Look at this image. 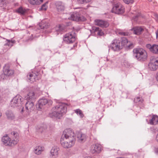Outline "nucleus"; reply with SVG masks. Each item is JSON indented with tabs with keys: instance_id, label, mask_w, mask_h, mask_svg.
<instances>
[{
	"instance_id": "49",
	"label": "nucleus",
	"mask_w": 158,
	"mask_h": 158,
	"mask_svg": "<svg viewBox=\"0 0 158 158\" xmlns=\"http://www.w3.org/2000/svg\"><path fill=\"white\" fill-rule=\"evenodd\" d=\"M137 17H138V16H135V18H137Z\"/></svg>"
},
{
	"instance_id": "32",
	"label": "nucleus",
	"mask_w": 158,
	"mask_h": 158,
	"mask_svg": "<svg viewBox=\"0 0 158 158\" xmlns=\"http://www.w3.org/2000/svg\"><path fill=\"white\" fill-rule=\"evenodd\" d=\"M153 49L152 48V52L155 54H158V45L154 44L153 45Z\"/></svg>"
},
{
	"instance_id": "44",
	"label": "nucleus",
	"mask_w": 158,
	"mask_h": 158,
	"mask_svg": "<svg viewBox=\"0 0 158 158\" xmlns=\"http://www.w3.org/2000/svg\"><path fill=\"white\" fill-rule=\"evenodd\" d=\"M134 45L132 43H131L127 46L129 48H132L134 47Z\"/></svg>"
},
{
	"instance_id": "51",
	"label": "nucleus",
	"mask_w": 158,
	"mask_h": 158,
	"mask_svg": "<svg viewBox=\"0 0 158 158\" xmlns=\"http://www.w3.org/2000/svg\"><path fill=\"white\" fill-rule=\"evenodd\" d=\"M110 62H111V63H112V61L111 60H110Z\"/></svg>"
},
{
	"instance_id": "11",
	"label": "nucleus",
	"mask_w": 158,
	"mask_h": 158,
	"mask_svg": "<svg viewBox=\"0 0 158 158\" xmlns=\"http://www.w3.org/2000/svg\"><path fill=\"white\" fill-rule=\"evenodd\" d=\"M22 98V97L19 95H16L11 101L10 106L14 108L19 106V104H21Z\"/></svg>"
},
{
	"instance_id": "46",
	"label": "nucleus",
	"mask_w": 158,
	"mask_h": 158,
	"mask_svg": "<svg viewBox=\"0 0 158 158\" xmlns=\"http://www.w3.org/2000/svg\"><path fill=\"white\" fill-rule=\"evenodd\" d=\"M156 141L158 142V134H157L156 138Z\"/></svg>"
},
{
	"instance_id": "38",
	"label": "nucleus",
	"mask_w": 158,
	"mask_h": 158,
	"mask_svg": "<svg viewBox=\"0 0 158 158\" xmlns=\"http://www.w3.org/2000/svg\"><path fill=\"white\" fill-rule=\"evenodd\" d=\"M119 35L123 36H128L130 35V33L127 32L119 31L118 32Z\"/></svg>"
},
{
	"instance_id": "50",
	"label": "nucleus",
	"mask_w": 158,
	"mask_h": 158,
	"mask_svg": "<svg viewBox=\"0 0 158 158\" xmlns=\"http://www.w3.org/2000/svg\"><path fill=\"white\" fill-rule=\"evenodd\" d=\"M107 61H109V60H108V59H107Z\"/></svg>"
},
{
	"instance_id": "7",
	"label": "nucleus",
	"mask_w": 158,
	"mask_h": 158,
	"mask_svg": "<svg viewBox=\"0 0 158 158\" xmlns=\"http://www.w3.org/2000/svg\"><path fill=\"white\" fill-rule=\"evenodd\" d=\"M32 72L28 73L27 75V77L31 83L33 82L36 80H38L40 78V75L39 73V71Z\"/></svg>"
},
{
	"instance_id": "43",
	"label": "nucleus",
	"mask_w": 158,
	"mask_h": 158,
	"mask_svg": "<svg viewBox=\"0 0 158 158\" xmlns=\"http://www.w3.org/2000/svg\"><path fill=\"white\" fill-rule=\"evenodd\" d=\"M154 150L155 153L158 154V146L155 147L154 148Z\"/></svg>"
},
{
	"instance_id": "14",
	"label": "nucleus",
	"mask_w": 158,
	"mask_h": 158,
	"mask_svg": "<svg viewBox=\"0 0 158 158\" xmlns=\"http://www.w3.org/2000/svg\"><path fill=\"white\" fill-rule=\"evenodd\" d=\"M35 108V106L33 101H29L26 102L25 105L26 110L28 113L33 111Z\"/></svg>"
},
{
	"instance_id": "27",
	"label": "nucleus",
	"mask_w": 158,
	"mask_h": 158,
	"mask_svg": "<svg viewBox=\"0 0 158 158\" xmlns=\"http://www.w3.org/2000/svg\"><path fill=\"white\" fill-rule=\"evenodd\" d=\"M128 42V41L127 39L125 37H123L121 39V40H120V44L121 46V49L123 47L126 45Z\"/></svg>"
},
{
	"instance_id": "9",
	"label": "nucleus",
	"mask_w": 158,
	"mask_h": 158,
	"mask_svg": "<svg viewBox=\"0 0 158 158\" xmlns=\"http://www.w3.org/2000/svg\"><path fill=\"white\" fill-rule=\"evenodd\" d=\"M149 69L151 71H155L158 68V59L154 58L153 57L150 58V61L148 64Z\"/></svg>"
},
{
	"instance_id": "23",
	"label": "nucleus",
	"mask_w": 158,
	"mask_h": 158,
	"mask_svg": "<svg viewBox=\"0 0 158 158\" xmlns=\"http://www.w3.org/2000/svg\"><path fill=\"white\" fill-rule=\"evenodd\" d=\"M6 114L8 119L12 120L15 118V116L13 113L11 111L8 110L6 113Z\"/></svg>"
},
{
	"instance_id": "34",
	"label": "nucleus",
	"mask_w": 158,
	"mask_h": 158,
	"mask_svg": "<svg viewBox=\"0 0 158 158\" xmlns=\"http://www.w3.org/2000/svg\"><path fill=\"white\" fill-rule=\"evenodd\" d=\"M75 113L77 114H79L81 118H82L84 117V114L82 111L79 109H77L74 110Z\"/></svg>"
},
{
	"instance_id": "48",
	"label": "nucleus",
	"mask_w": 158,
	"mask_h": 158,
	"mask_svg": "<svg viewBox=\"0 0 158 158\" xmlns=\"http://www.w3.org/2000/svg\"><path fill=\"white\" fill-rule=\"evenodd\" d=\"M23 110H24V108H23L22 109V110H21V112H23Z\"/></svg>"
},
{
	"instance_id": "10",
	"label": "nucleus",
	"mask_w": 158,
	"mask_h": 158,
	"mask_svg": "<svg viewBox=\"0 0 158 158\" xmlns=\"http://www.w3.org/2000/svg\"><path fill=\"white\" fill-rule=\"evenodd\" d=\"M68 19L76 21H84L86 20L84 16L81 15L78 12H73Z\"/></svg>"
},
{
	"instance_id": "41",
	"label": "nucleus",
	"mask_w": 158,
	"mask_h": 158,
	"mask_svg": "<svg viewBox=\"0 0 158 158\" xmlns=\"http://www.w3.org/2000/svg\"><path fill=\"white\" fill-rule=\"evenodd\" d=\"M123 2L127 4H129L130 3H132L133 0H123Z\"/></svg>"
},
{
	"instance_id": "3",
	"label": "nucleus",
	"mask_w": 158,
	"mask_h": 158,
	"mask_svg": "<svg viewBox=\"0 0 158 158\" xmlns=\"http://www.w3.org/2000/svg\"><path fill=\"white\" fill-rule=\"evenodd\" d=\"M133 56L138 60L143 61L146 60L147 57L146 52L142 48H135L133 50Z\"/></svg>"
},
{
	"instance_id": "24",
	"label": "nucleus",
	"mask_w": 158,
	"mask_h": 158,
	"mask_svg": "<svg viewBox=\"0 0 158 158\" xmlns=\"http://www.w3.org/2000/svg\"><path fill=\"white\" fill-rule=\"evenodd\" d=\"M158 122V116L156 115H153L152 118L150 120L149 123L151 125H156Z\"/></svg>"
},
{
	"instance_id": "21",
	"label": "nucleus",
	"mask_w": 158,
	"mask_h": 158,
	"mask_svg": "<svg viewBox=\"0 0 158 158\" xmlns=\"http://www.w3.org/2000/svg\"><path fill=\"white\" fill-rule=\"evenodd\" d=\"M92 31L94 32H97V34L99 36H102L104 35L103 32L98 27H92Z\"/></svg>"
},
{
	"instance_id": "31",
	"label": "nucleus",
	"mask_w": 158,
	"mask_h": 158,
	"mask_svg": "<svg viewBox=\"0 0 158 158\" xmlns=\"http://www.w3.org/2000/svg\"><path fill=\"white\" fill-rule=\"evenodd\" d=\"M49 25L48 23H44L42 22L40 25V28L41 29H46L49 27Z\"/></svg>"
},
{
	"instance_id": "12",
	"label": "nucleus",
	"mask_w": 158,
	"mask_h": 158,
	"mask_svg": "<svg viewBox=\"0 0 158 158\" xmlns=\"http://www.w3.org/2000/svg\"><path fill=\"white\" fill-rule=\"evenodd\" d=\"M75 141H70L69 139L66 138L60 139V143L62 146L64 148H68L72 147L74 144Z\"/></svg>"
},
{
	"instance_id": "1",
	"label": "nucleus",
	"mask_w": 158,
	"mask_h": 158,
	"mask_svg": "<svg viewBox=\"0 0 158 158\" xmlns=\"http://www.w3.org/2000/svg\"><path fill=\"white\" fill-rule=\"evenodd\" d=\"M67 107L65 104L62 103H59L53 107L49 113V116L51 118L53 117L60 118L62 116V114L67 111Z\"/></svg>"
},
{
	"instance_id": "2",
	"label": "nucleus",
	"mask_w": 158,
	"mask_h": 158,
	"mask_svg": "<svg viewBox=\"0 0 158 158\" xmlns=\"http://www.w3.org/2000/svg\"><path fill=\"white\" fill-rule=\"evenodd\" d=\"M11 134L14 136V138L13 137V139L12 141L7 135H6L2 138V141L3 144L6 146H13L16 145L18 142L19 136L18 133L17 132L13 131Z\"/></svg>"
},
{
	"instance_id": "36",
	"label": "nucleus",
	"mask_w": 158,
	"mask_h": 158,
	"mask_svg": "<svg viewBox=\"0 0 158 158\" xmlns=\"http://www.w3.org/2000/svg\"><path fill=\"white\" fill-rule=\"evenodd\" d=\"M47 129L46 126L45 125H43L42 126L40 127L38 129V131L42 133Z\"/></svg>"
},
{
	"instance_id": "16",
	"label": "nucleus",
	"mask_w": 158,
	"mask_h": 158,
	"mask_svg": "<svg viewBox=\"0 0 158 158\" xmlns=\"http://www.w3.org/2000/svg\"><path fill=\"white\" fill-rule=\"evenodd\" d=\"M3 73L7 76H11L13 75L14 73L13 70L10 69L8 65H6L3 68Z\"/></svg>"
},
{
	"instance_id": "22",
	"label": "nucleus",
	"mask_w": 158,
	"mask_h": 158,
	"mask_svg": "<svg viewBox=\"0 0 158 158\" xmlns=\"http://www.w3.org/2000/svg\"><path fill=\"white\" fill-rule=\"evenodd\" d=\"M59 150V148L58 147L56 146H54L51 150V154L52 156H57Z\"/></svg>"
},
{
	"instance_id": "45",
	"label": "nucleus",
	"mask_w": 158,
	"mask_h": 158,
	"mask_svg": "<svg viewBox=\"0 0 158 158\" xmlns=\"http://www.w3.org/2000/svg\"><path fill=\"white\" fill-rule=\"evenodd\" d=\"M154 16L156 21L158 23V14H154Z\"/></svg>"
},
{
	"instance_id": "29",
	"label": "nucleus",
	"mask_w": 158,
	"mask_h": 158,
	"mask_svg": "<svg viewBox=\"0 0 158 158\" xmlns=\"http://www.w3.org/2000/svg\"><path fill=\"white\" fill-rule=\"evenodd\" d=\"M86 137V135L81 133H79L77 135V138L78 139L81 141H85Z\"/></svg>"
},
{
	"instance_id": "20",
	"label": "nucleus",
	"mask_w": 158,
	"mask_h": 158,
	"mask_svg": "<svg viewBox=\"0 0 158 158\" xmlns=\"http://www.w3.org/2000/svg\"><path fill=\"white\" fill-rule=\"evenodd\" d=\"M56 6L57 10L59 12H62L64 9V5L60 2H57L56 3Z\"/></svg>"
},
{
	"instance_id": "19",
	"label": "nucleus",
	"mask_w": 158,
	"mask_h": 158,
	"mask_svg": "<svg viewBox=\"0 0 158 158\" xmlns=\"http://www.w3.org/2000/svg\"><path fill=\"white\" fill-rule=\"evenodd\" d=\"M25 98L29 101H33L35 98V94L33 91L30 92Z\"/></svg>"
},
{
	"instance_id": "13",
	"label": "nucleus",
	"mask_w": 158,
	"mask_h": 158,
	"mask_svg": "<svg viewBox=\"0 0 158 158\" xmlns=\"http://www.w3.org/2000/svg\"><path fill=\"white\" fill-rule=\"evenodd\" d=\"M109 48L114 51H118L122 49L120 44V40L117 39L114 40Z\"/></svg>"
},
{
	"instance_id": "52",
	"label": "nucleus",
	"mask_w": 158,
	"mask_h": 158,
	"mask_svg": "<svg viewBox=\"0 0 158 158\" xmlns=\"http://www.w3.org/2000/svg\"><path fill=\"white\" fill-rule=\"evenodd\" d=\"M157 32H158V30H157Z\"/></svg>"
},
{
	"instance_id": "18",
	"label": "nucleus",
	"mask_w": 158,
	"mask_h": 158,
	"mask_svg": "<svg viewBox=\"0 0 158 158\" xmlns=\"http://www.w3.org/2000/svg\"><path fill=\"white\" fill-rule=\"evenodd\" d=\"M134 33L137 35H139L142 34L144 31V29L140 27H136L131 29Z\"/></svg>"
},
{
	"instance_id": "26",
	"label": "nucleus",
	"mask_w": 158,
	"mask_h": 158,
	"mask_svg": "<svg viewBox=\"0 0 158 158\" xmlns=\"http://www.w3.org/2000/svg\"><path fill=\"white\" fill-rule=\"evenodd\" d=\"M65 27L62 25H60L56 26V30L57 32H60L65 31Z\"/></svg>"
},
{
	"instance_id": "28",
	"label": "nucleus",
	"mask_w": 158,
	"mask_h": 158,
	"mask_svg": "<svg viewBox=\"0 0 158 158\" xmlns=\"http://www.w3.org/2000/svg\"><path fill=\"white\" fill-rule=\"evenodd\" d=\"M16 11L21 15H23L26 13V10L22 7H20L16 10Z\"/></svg>"
},
{
	"instance_id": "30",
	"label": "nucleus",
	"mask_w": 158,
	"mask_h": 158,
	"mask_svg": "<svg viewBox=\"0 0 158 158\" xmlns=\"http://www.w3.org/2000/svg\"><path fill=\"white\" fill-rule=\"evenodd\" d=\"M29 2L32 5H38L43 2V0H28Z\"/></svg>"
},
{
	"instance_id": "39",
	"label": "nucleus",
	"mask_w": 158,
	"mask_h": 158,
	"mask_svg": "<svg viewBox=\"0 0 158 158\" xmlns=\"http://www.w3.org/2000/svg\"><path fill=\"white\" fill-rule=\"evenodd\" d=\"M46 3H45L42 5L40 9V10L45 11L47 10L48 6L46 5Z\"/></svg>"
},
{
	"instance_id": "6",
	"label": "nucleus",
	"mask_w": 158,
	"mask_h": 158,
	"mask_svg": "<svg viewBox=\"0 0 158 158\" xmlns=\"http://www.w3.org/2000/svg\"><path fill=\"white\" fill-rule=\"evenodd\" d=\"M112 11L117 14H122L125 12V8L120 3L118 2L114 5Z\"/></svg>"
},
{
	"instance_id": "42",
	"label": "nucleus",
	"mask_w": 158,
	"mask_h": 158,
	"mask_svg": "<svg viewBox=\"0 0 158 158\" xmlns=\"http://www.w3.org/2000/svg\"><path fill=\"white\" fill-rule=\"evenodd\" d=\"M146 47L147 48H149V49H150V50L151 52H152V50L151 49H152V48H153V45L152 46L151 44H147L146 45Z\"/></svg>"
},
{
	"instance_id": "33",
	"label": "nucleus",
	"mask_w": 158,
	"mask_h": 158,
	"mask_svg": "<svg viewBox=\"0 0 158 158\" xmlns=\"http://www.w3.org/2000/svg\"><path fill=\"white\" fill-rule=\"evenodd\" d=\"M143 101L142 98L139 97H137L134 99V102L136 103H138L139 104H140L143 103Z\"/></svg>"
},
{
	"instance_id": "35",
	"label": "nucleus",
	"mask_w": 158,
	"mask_h": 158,
	"mask_svg": "<svg viewBox=\"0 0 158 158\" xmlns=\"http://www.w3.org/2000/svg\"><path fill=\"white\" fill-rule=\"evenodd\" d=\"M6 41L7 42V43L5 44V45L6 46L8 45V46H13L12 44L15 43V40H6Z\"/></svg>"
},
{
	"instance_id": "8",
	"label": "nucleus",
	"mask_w": 158,
	"mask_h": 158,
	"mask_svg": "<svg viewBox=\"0 0 158 158\" xmlns=\"http://www.w3.org/2000/svg\"><path fill=\"white\" fill-rule=\"evenodd\" d=\"M52 102L50 100H47L45 98H42L39 100L38 103L36 105V108L39 110H41L44 108V106L46 104L48 105H51Z\"/></svg>"
},
{
	"instance_id": "5",
	"label": "nucleus",
	"mask_w": 158,
	"mask_h": 158,
	"mask_svg": "<svg viewBox=\"0 0 158 158\" xmlns=\"http://www.w3.org/2000/svg\"><path fill=\"white\" fill-rule=\"evenodd\" d=\"M76 34L75 32L73 31L66 34L64 36L63 40L67 44H71L76 40Z\"/></svg>"
},
{
	"instance_id": "4",
	"label": "nucleus",
	"mask_w": 158,
	"mask_h": 158,
	"mask_svg": "<svg viewBox=\"0 0 158 158\" xmlns=\"http://www.w3.org/2000/svg\"><path fill=\"white\" fill-rule=\"evenodd\" d=\"M61 138L68 139L70 141H75V139L74 133L70 129H65L63 131L61 136Z\"/></svg>"
},
{
	"instance_id": "37",
	"label": "nucleus",
	"mask_w": 158,
	"mask_h": 158,
	"mask_svg": "<svg viewBox=\"0 0 158 158\" xmlns=\"http://www.w3.org/2000/svg\"><path fill=\"white\" fill-rule=\"evenodd\" d=\"M78 2L81 4L86 3L90 2L91 0H77Z\"/></svg>"
},
{
	"instance_id": "47",
	"label": "nucleus",
	"mask_w": 158,
	"mask_h": 158,
	"mask_svg": "<svg viewBox=\"0 0 158 158\" xmlns=\"http://www.w3.org/2000/svg\"><path fill=\"white\" fill-rule=\"evenodd\" d=\"M156 36L157 39H158V32H156Z\"/></svg>"
},
{
	"instance_id": "40",
	"label": "nucleus",
	"mask_w": 158,
	"mask_h": 158,
	"mask_svg": "<svg viewBox=\"0 0 158 158\" xmlns=\"http://www.w3.org/2000/svg\"><path fill=\"white\" fill-rule=\"evenodd\" d=\"M6 74H5L4 73L0 75V80L1 81L4 80L6 79Z\"/></svg>"
},
{
	"instance_id": "15",
	"label": "nucleus",
	"mask_w": 158,
	"mask_h": 158,
	"mask_svg": "<svg viewBox=\"0 0 158 158\" xmlns=\"http://www.w3.org/2000/svg\"><path fill=\"white\" fill-rule=\"evenodd\" d=\"M101 149V146L99 144H96L92 146L90 152L93 154L99 153Z\"/></svg>"
},
{
	"instance_id": "17",
	"label": "nucleus",
	"mask_w": 158,
	"mask_h": 158,
	"mask_svg": "<svg viewBox=\"0 0 158 158\" xmlns=\"http://www.w3.org/2000/svg\"><path fill=\"white\" fill-rule=\"evenodd\" d=\"M95 22L96 25L103 27H107L109 26V24L107 22L101 20H95Z\"/></svg>"
},
{
	"instance_id": "25",
	"label": "nucleus",
	"mask_w": 158,
	"mask_h": 158,
	"mask_svg": "<svg viewBox=\"0 0 158 158\" xmlns=\"http://www.w3.org/2000/svg\"><path fill=\"white\" fill-rule=\"evenodd\" d=\"M43 150V148H42L41 146H38L35 148L34 152L37 155H39L40 154Z\"/></svg>"
}]
</instances>
